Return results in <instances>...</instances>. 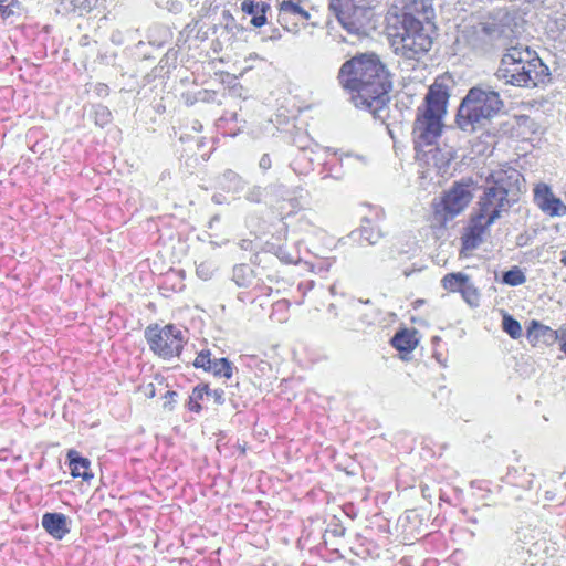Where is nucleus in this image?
<instances>
[{"instance_id": "obj_1", "label": "nucleus", "mask_w": 566, "mask_h": 566, "mask_svg": "<svg viewBox=\"0 0 566 566\" xmlns=\"http://www.w3.org/2000/svg\"><path fill=\"white\" fill-rule=\"evenodd\" d=\"M338 81L350 92L357 108L368 111L375 118H385L392 80L378 55L364 53L346 61L339 69Z\"/></svg>"}, {"instance_id": "obj_2", "label": "nucleus", "mask_w": 566, "mask_h": 566, "mask_svg": "<svg viewBox=\"0 0 566 566\" xmlns=\"http://www.w3.org/2000/svg\"><path fill=\"white\" fill-rule=\"evenodd\" d=\"M450 98V86L444 77H437L429 86L423 103L417 107L412 140L417 156L423 148L437 145L442 135L443 119Z\"/></svg>"}, {"instance_id": "obj_3", "label": "nucleus", "mask_w": 566, "mask_h": 566, "mask_svg": "<svg viewBox=\"0 0 566 566\" xmlns=\"http://www.w3.org/2000/svg\"><path fill=\"white\" fill-rule=\"evenodd\" d=\"M499 71L507 84L518 87H537L551 80L548 66L535 51L523 45L511 46L505 51Z\"/></svg>"}, {"instance_id": "obj_4", "label": "nucleus", "mask_w": 566, "mask_h": 566, "mask_svg": "<svg viewBox=\"0 0 566 566\" xmlns=\"http://www.w3.org/2000/svg\"><path fill=\"white\" fill-rule=\"evenodd\" d=\"M495 117V90L488 83L472 86L462 98L455 123L463 132L485 129Z\"/></svg>"}, {"instance_id": "obj_5", "label": "nucleus", "mask_w": 566, "mask_h": 566, "mask_svg": "<svg viewBox=\"0 0 566 566\" xmlns=\"http://www.w3.org/2000/svg\"><path fill=\"white\" fill-rule=\"evenodd\" d=\"M495 186H490L478 207L470 216L461 233L460 255L468 258L476 250L490 234V227L495 221Z\"/></svg>"}, {"instance_id": "obj_6", "label": "nucleus", "mask_w": 566, "mask_h": 566, "mask_svg": "<svg viewBox=\"0 0 566 566\" xmlns=\"http://www.w3.org/2000/svg\"><path fill=\"white\" fill-rule=\"evenodd\" d=\"M411 2H413L415 9L407 3L402 7L401 30L395 34L394 40L395 44L400 45L397 46V50H400L401 54L410 60L427 53L432 45V39L422 22L415 17V12H419L418 3L416 0H411Z\"/></svg>"}, {"instance_id": "obj_7", "label": "nucleus", "mask_w": 566, "mask_h": 566, "mask_svg": "<svg viewBox=\"0 0 566 566\" xmlns=\"http://www.w3.org/2000/svg\"><path fill=\"white\" fill-rule=\"evenodd\" d=\"M458 41L476 54L491 52L495 45V14L492 11L472 13L461 29Z\"/></svg>"}, {"instance_id": "obj_8", "label": "nucleus", "mask_w": 566, "mask_h": 566, "mask_svg": "<svg viewBox=\"0 0 566 566\" xmlns=\"http://www.w3.org/2000/svg\"><path fill=\"white\" fill-rule=\"evenodd\" d=\"M473 199L472 182L461 180L444 191L441 200L433 205L434 219L441 224H447L462 213Z\"/></svg>"}, {"instance_id": "obj_9", "label": "nucleus", "mask_w": 566, "mask_h": 566, "mask_svg": "<svg viewBox=\"0 0 566 566\" xmlns=\"http://www.w3.org/2000/svg\"><path fill=\"white\" fill-rule=\"evenodd\" d=\"M145 338L149 348L163 359L179 356L186 343L184 332L172 324L164 327L148 326L145 329Z\"/></svg>"}, {"instance_id": "obj_10", "label": "nucleus", "mask_w": 566, "mask_h": 566, "mask_svg": "<svg viewBox=\"0 0 566 566\" xmlns=\"http://www.w3.org/2000/svg\"><path fill=\"white\" fill-rule=\"evenodd\" d=\"M524 178L513 167H504L497 170V213L507 210L522 197Z\"/></svg>"}, {"instance_id": "obj_11", "label": "nucleus", "mask_w": 566, "mask_h": 566, "mask_svg": "<svg viewBox=\"0 0 566 566\" xmlns=\"http://www.w3.org/2000/svg\"><path fill=\"white\" fill-rule=\"evenodd\" d=\"M308 0H283L279 3L277 22L292 33H297L311 19V13L304 7Z\"/></svg>"}, {"instance_id": "obj_12", "label": "nucleus", "mask_w": 566, "mask_h": 566, "mask_svg": "<svg viewBox=\"0 0 566 566\" xmlns=\"http://www.w3.org/2000/svg\"><path fill=\"white\" fill-rule=\"evenodd\" d=\"M315 237L317 240L322 241V245L317 247L314 241L308 240L307 252L313 255L316 261L305 260L304 263L308 265L312 272L325 273L335 262V258L327 255L328 252L332 251L334 240L323 230H317Z\"/></svg>"}, {"instance_id": "obj_13", "label": "nucleus", "mask_w": 566, "mask_h": 566, "mask_svg": "<svg viewBox=\"0 0 566 566\" xmlns=\"http://www.w3.org/2000/svg\"><path fill=\"white\" fill-rule=\"evenodd\" d=\"M364 0H329V10L349 33L358 34L361 23L354 18Z\"/></svg>"}, {"instance_id": "obj_14", "label": "nucleus", "mask_w": 566, "mask_h": 566, "mask_svg": "<svg viewBox=\"0 0 566 566\" xmlns=\"http://www.w3.org/2000/svg\"><path fill=\"white\" fill-rule=\"evenodd\" d=\"M534 202L545 214L554 217L566 216V205L556 197L551 187L539 182L534 188Z\"/></svg>"}, {"instance_id": "obj_15", "label": "nucleus", "mask_w": 566, "mask_h": 566, "mask_svg": "<svg viewBox=\"0 0 566 566\" xmlns=\"http://www.w3.org/2000/svg\"><path fill=\"white\" fill-rule=\"evenodd\" d=\"M417 158L434 168L438 175H444L453 159V154L451 148H440L434 145L432 147L423 148L421 155L417 156Z\"/></svg>"}, {"instance_id": "obj_16", "label": "nucleus", "mask_w": 566, "mask_h": 566, "mask_svg": "<svg viewBox=\"0 0 566 566\" xmlns=\"http://www.w3.org/2000/svg\"><path fill=\"white\" fill-rule=\"evenodd\" d=\"M41 523L43 528L55 539H62L70 533L69 518L62 513H45Z\"/></svg>"}, {"instance_id": "obj_17", "label": "nucleus", "mask_w": 566, "mask_h": 566, "mask_svg": "<svg viewBox=\"0 0 566 566\" xmlns=\"http://www.w3.org/2000/svg\"><path fill=\"white\" fill-rule=\"evenodd\" d=\"M527 342L537 347L553 343L557 338V332L537 321H532L526 331Z\"/></svg>"}, {"instance_id": "obj_18", "label": "nucleus", "mask_w": 566, "mask_h": 566, "mask_svg": "<svg viewBox=\"0 0 566 566\" xmlns=\"http://www.w3.org/2000/svg\"><path fill=\"white\" fill-rule=\"evenodd\" d=\"M216 185L228 193L239 195L244 190L247 181L237 171L226 169L216 177Z\"/></svg>"}, {"instance_id": "obj_19", "label": "nucleus", "mask_w": 566, "mask_h": 566, "mask_svg": "<svg viewBox=\"0 0 566 566\" xmlns=\"http://www.w3.org/2000/svg\"><path fill=\"white\" fill-rule=\"evenodd\" d=\"M69 467L74 478H82L85 481L93 479L91 472V462L87 458L82 457L77 451L70 450L67 452Z\"/></svg>"}, {"instance_id": "obj_20", "label": "nucleus", "mask_w": 566, "mask_h": 566, "mask_svg": "<svg viewBox=\"0 0 566 566\" xmlns=\"http://www.w3.org/2000/svg\"><path fill=\"white\" fill-rule=\"evenodd\" d=\"M349 237L353 241L358 243L367 242L368 244H375L382 237L380 229L377 226L371 224L369 221L363 224L359 229L352 231Z\"/></svg>"}, {"instance_id": "obj_21", "label": "nucleus", "mask_w": 566, "mask_h": 566, "mask_svg": "<svg viewBox=\"0 0 566 566\" xmlns=\"http://www.w3.org/2000/svg\"><path fill=\"white\" fill-rule=\"evenodd\" d=\"M513 129L516 132V136L522 139L528 138V136L535 134L538 129L537 123L527 115H520L514 117Z\"/></svg>"}, {"instance_id": "obj_22", "label": "nucleus", "mask_w": 566, "mask_h": 566, "mask_svg": "<svg viewBox=\"0 0 566 566\" xmlns=\"http://www.w3.org/2000/svg\"><path fill=\"white\" fill-rule=\"evenodd\" d=\"M391 345L398 352L409 353L413 350L417 346V339L413 333H410L407 329L398 332L391 339Z\"/></svg>"}, {"instance_id": "obj_23", "label": "nucleus", "mask_w": 566, "mask_h": 566, "mask_svg": "<svg viewBox=\"0 0 566 566\" xmlns=\"http://www.w3.org/2000/svg\"><path fill=\"white\" fill-rule=\"evenodd\" d=\"M232 280L239 287H250L254 281V271L248 264H238L233 268Z\"/></svg>"}, {"instance_id": "obj_24", "label": "nucleus", "mask_w": 566, "mask_h": 566, "mask_svg": "<svg viewBox=\"0 0 566 566\" xmlns=\"http://www.w3.org/2000/svg\"><path fill=\"white\" fill-rule=\"evenodd\" d=\"M469 280V275L462 272L448 273L442 277L441 284L449 292H461Z\"/></svg>"}, {"instance_id": "obj_25", "label": "nucleus", "mask_w": 566, "mask_h": 566, "mask_svg": "<svg viewBox=\"0 0 566 566\" xmlns=\"http://www.w3.org/2000/svg\"><path fill=\"white\" fill-rule=\"evenodd\" d=\"M208 371L217 377L230 379L233 374V366L227 358L212 359Z\"/></svg>"}, {"instance_id": "obj_26", "label": "nucleus", "mask_w": 566, "mask_h": 566, "mask_svg": "<svg viewBox=\"0 0 566 566\" xmlns=\"http://www.w3.org/2000/svg\"><path fill=\"white\" fill-rule=\"evenodd\" d=\"M210 394V388L208 385H198L196 386L188 400V409L192 412H200L201 411V405L200 401L203 399L206 395Z\"/></svg>"}, {"instance_id": "obj_27", "label": "nucleus", "mask_w": 566, "mask_h": 566, "mask_svg": "<svg viewBox=\"0 0 566 566\" xmlns=\"http://www.w3.org/2000/svg\"><path fill=\"white\" fill-rule=\"evenodd\" d=\"M312 151L307 148H301L292 163L293 169L298 174H304L312 169L313 158L310 156Z\"/></svg>"}, {"instance_id": "obj_28", "label": "nucleus", "mask_w": 566, "mask_h": 566, "mask_svg": "<svg viewBox=\"0 0 566 566\" xmlns=\"http://www.w3.org/2000/svg\"><path fill=\"white\" fill-rule=\"evenodd\" d=\"M295 192H300L298 196L279 195L282 202H286L290 207L289 212H295L300 210L306 202L307 192L300 186L295 187Z\"/></svg>"}, {"instance_id": "obj_29", "label": "nucleus", "mask_w": 566, "mask_h": 566, "mask_svg": "<svg viewBox=\"0 0 566 566\" xmlns=\"http://www.w3.org/2000/svg\"><path fill=\"white\" fill-rule=\"evenodd\" d=\"M502 328L513 339H517L522 336V326L518 321L513 318L510 314L503 313Z\"/></svg>"}, {"instance_id": "obj_30", "label": "nucleus", "mask_w": 566, "mask_h": 566, "mask_svg": "<svg viewBox=\"0 0 566 566\" xmlns=\"http://www.w3.org/2000/svg\"><path fill=\"white\" fill-rule=\"evenodd\" d=\"M502 280L510 286H518L525 283L526 276L518 266H513L511 270L504 272Z\"/></svg>"}, {"instance_id": "obj_31", "label": "nucleus", "mask_w": 566, "mask_h": 566, "mask_svg": "<svg viewBox=\"0 0 566 566\" xmlns=\"http://www.w3.org/2000/svg\"><path fill=\"white\" fill-rule=\"evenodd\" d=\"M93 118L97 126L105 127L112 120V113L108 107L98 104L94 107Z\"/></svg>"}, {"instance_id": "obj_32", "label": "nucleus", "mask_w": 566, "mask_h": 566, "mask_svg": "<svg viewBox=\"0 0 566 566\" xmlns=\"http://www.w3.org/2000/svg\"><path fill=\"white\" fill-rule=\"evenodd\" d=\"M266 190L268 188L254 185L247 190L244 198L251 203H261L265 197Z\"/></svg>"}, {"instance_id": "obj_33", "label": "nucleus", "mask_w": 566, "mask_h": 566, "mask_svg": "<svg viewBox=\"0 0 566 566\" xmlns=\"http://www.w3.org/2000/svg\"><path fill=\"white\" fill-rule=\"evenodd\" d=\"M460 293L468 304H470L471 306L478 305L479 293L470 280L468 281V284L464 285Z\"/></svg>"}, {"instance_id": "obj_34", "label": "nucleus", "mask_w": 566, "mask_h": 566, "mask_svg": "<svg viewBox=\"0 0 566 566\" xmlns=\"http://www.w3.org/2000/svg\"><path fill=\"white\" fill-rule=\"evenodd\" d=\"M99 0H71L74 10L78 11L80 14L92 11L98 3Z\"/></svg>"}, {"instance_id": "obj_35", "label": "nucleus", "mask_w": 566, "mask_h": 566, "mask_svg": "<svg viewBox=\"0 0 566 566\" xmlns=\"http://www.w3.org/2000/svg\"><path fill=\"white\" fill-rule=\"evenodd\" d=\"M211 353L210 350H201L195 361H193V366L196 368H202L203 370L208 371L210 365H211Z\"/></svg>"}, {"instance_id": "obj_36", "label": "nucleus", "mask_w": 566, "mask_h": 566, "mask_svg": "<svg viewBox=\"0 0 566 566\" xmlns=\"http://www.w3.org/2000/svg\"><path fill=\"white\" fill-rule=\"evenodd\" d=\"M277 258L286 264H297L302 261L298 254H291L285 248L280 247L276 252Z\"/></svg>"}, {"instance_id": "obj_37", "label": "nucleus", "mask_w": 566, "mask_h": 566, "mask_svg": "<svg viewBox=\"0 0 566 566\" xmlns=\"http://www.w3.org/2000/svg\"><path fill=\"white\" fill-rule=\"evenodd\" d=\"M262 3L263 2H255L253 0H244L241 3V9L244 13H247L249 15H254V14L259 13V11L261 10Z\"/></svg>"}, {"instance_id": "obj_38", "label": "nucleus", "mask_w": 566, "mask_h": 566, "mask_svg": "<svg viewBox=\"0 0 566 566\" xmlns=\"http://www.w3.org/2000/svg\"><path fill=\"white\" fill-rule=\"evenodd\" d=\"M266 9H269V4L266 3H262L261 4V10L259 12H261L260 14L256 13L252 17L251 19V23L254 25V27H262L265 24L266 22V17H265V11Z\"/></svg>"}, {"instance_id": "obj_39", "label": "nucleus", "mask_w": 566, "mask_h": 566, "mask_svg": "<svg viewBox=\"0 0 566 566\" xmlns=\"http://www.w3.org/2000/svg\"><path fill=\"white\" fill-rule=\"evenodd\" d=\"M326 532L332 534L334 537H342L345 535L346 528L338 521H334L329 523Z\"/></svg>"}, {"instance_id": "obj_40", "label": "nucleus", "mask_w": 566, "mask_h": 566, "mask_svg": "<svg viewBox=\"0 0 566 566\" xmlns=\"http://www.w3.org/2000/svg\"><path fill=\"white\" fill-rule=\"evenodd\" d=\"M212 272H213V270H212V266L210 263L202 262L197 266V274L199 277H201L203 280L210 279L212 275Z\"/></svg>"}, {"instance_id": "obj_41", "label": "nucleus", "mask_w": 566, "mask_h": 566, "mask_svg": "<svg viewBox=\"0 0 566 566\" xmlns=\"http://www.w3.org/2000/svg\"><path fill=\"white\" fill-rule=\"evenodd\" d=\"M270 190L275 192L276 195H287V196H298L300 192H295V187L286 188L283 185H272L269 187Z\"/></svg>"}, {"instance_id": "obj_42", "label": "nucleus", "mask_w": 566, "mask_h": 566, "mask_svg": "<svg viewBox=\"0 0 566 566\" xmlns=\"http://www.w3.org/2000/svg\"><path fill=\"white\" fill-rule=\"evenodd\" d=\"M208 396H211L214 399V402L218 405L224 403V391L222 389L210 390Z\"/></svg>"}, {"instance_id": "obj_43", "label": "nucleus", "mask_w": 566, "mask_h": 566, "mask_svg": "<svg viewBox=\"0 0 566 566\" xmlns=\"http://www.w3.org/2000/svg\"><path fill=\"white\" fill-rule=\"evenodd\" d=\"M271 166H272L271 157L269 156V154H263L259 161L260 169H262L263 171H266L271 168Z\"/></svg>"}, {"instance_id": "obj_44", "label": "nucleus", "mask_w": 566, "mask_h": 566, "mask_svg": "<svg viewBox=\"0 0 566 566\" xmlns=\"http://www.w3.org/2000/svg\"><path fill=\"white\" fill-rule=\"evenodd\" d=\"M176 397H177V392L176 391H171V390H168L166 391L165 394V407L168 406V405H172L175 401H176Z\"/></svg>"}, {"instance_id": "obj_45", "label": "nucleus", "mask_w": 566, "mask_h": 566, "mask_svg": "<svg viewBox=\"0 0 566 566\" xmlns=\"http://www.w3.org/2000/svg\"><path fill=\"white\" fill-rule=\"evenodd\" d=\"M0 13L2 14V17H10L13 11L12 9H10L9 6H3L2 3L0 4Z\"/></svg>"}, {"instance_id": "obj_46", "label": "nucleus", "mask_w": 566, "mask_h": 566, "mask_svg": "<svg viewBox=\"0 0 566 566\" xmlns=\"http://www.w3.org/2000/svg\"><path fill=\"white\" fill-rule=\"evenodd\" d=\"M240 247L244 250L252 249V242L249 240H241Z\"/></svg>"}, {"instance_id": "obj_47", "label": "nucleus", "mask_w": 566, "mask_h": 566, "mask_svg": "<svg viewBox=\"0 0 566 566\" xmlns=\"http://www.w3.org/2000/svg\"><path fill=\"white\" fill-rule=\"evenodd\" d=\"M327 312L332 313L334 315V317H336L338 315L337 312H336V306L334 304H329L328 305Z\"/></svg>"}, {"instance_id": "obj_48", "label": "nucleus", "mask_w": 566, "mask_h": 566, "mask_svg": "<svg viewBox=\"0 0 566 566\" xmlns=\"http://www.w3.org/2000/svg\"><path fill=\"white\" fill-rule=\"evenodd\" d=\"M107 92H108V87H107L106 85H101V86L98 87V94H99V95H103V94H105V95H106V94H107Z\"/></svg>"}, {"instance_id": "obj_49", "label": "nucleus", "mask_w": 566, "mask_h": 566, "mask_svg": "<svg viewBox=\"0 0 566 566\" xmlns=\"http://www.w3.org/2000/svg\"><path fill=\"white\" fill-rule=\"evenodd\" d=\"M280 38H281V32H280L279 30H274V31H273V34H272V35H270V39H271V40H277V39H280Z\"/></svg>"}, {"instance_id": "obj_50", "label": "nucleus", "mask_w": 566, "mask_h": 566, "mask_svg": "<svg viewBox=\"0 0 566 566\" xmlns=\"http://www.w3.org/2000/svg\"><path fill=\"white\" fill-rule=\"evenodd\" d=\"M201 128H202V125L198 120H195L193 125H192V129L196 132H200Z\"/></svg>"}, {"instance_id": "obj_51", "label": "nucleus", "mask_w": 566, "mask_h": 566, "mask_svg": "<svg viewBox=\"0 0 566 566\" xmlns=\"http://www.w3.org/2000/svg\"><path fill=\"white\" fill-rule=\"evenodd\" d=\"M221 198H222V195H214V196L212 197V200H213L214 202H217V203H222Z\"/></svg>"}, {"instance_id": "obj_52", "label": "nucleus", "mask_w": 566, "mask_h": 566, "mask_svg": "<svg viewBox=\"0 0 566 566\" xmlns=\"http://www.w3.org/2000/svg\"><path fill=\"white\" fill-rule=\"evenodd\" d=\"M560 262L566 266V249L562 251Z\"/></svg>"}, {"instance_id": "obj_53", "label": "nucleus", "mask_w": 566, "mask_h": 566, "mask_svg": "<svg viewBox=\"0 0 566 566\" xmlns=\"http://www.w3.org/2000/svg\"><path fill=\"white\" fill-rule=\"evenodd\" d=\"M275 307H286V304H285V302H277L275 304Z\"/></svg>"}, {"instance_id": "obj_54", "label": "nucleus", "mask_w": 566, "mask_h": 566, "mask_svg": "<svg viewBox=\"0 0 566 566\" xmlns=\"http://www.w3.org/2000/svg\"><path fill=\"white\" fill-rule=\"evenodd\" d=\"M560 349L566 354V339L562 344Z\"/></svg>"}, {"instance_id": "obj_55", "label": "nucleus", "mask_w": 566, "mask_h": 566, "mask_svg": "<svg viewBox=\"0 0 566 566\" xmlns=\"http://www.w3.org/2000/svg\"><path fill=\"white\" fill-rule=\"evenodd\" d=\"M403 274H405V276H409L411 274V271L406 270V271H403Z\"/></svg>"}, {"instance_id": "obj_56", "label": "nucleus", "mask_w": 566, "mask_h": 566, "mask_svg": "<svg viewBox=\"0 0 566 566\" xmlns=\"http://www.w3.org/2000/svg\"><path fill=\"white\" fill-rule=\"evenodd\" d=\"M199 94H200V95H203L202 99H206V95H207L208 93L205 91V92H200Z\"/></svg>"}, {"instance_id": "obj_57", "label": "nucleus", "mask_w": 566, "mask_h": 566, "mask_svg": "<svg viewBox=\"0 0 566 566\" xmlns=\"http://www.w3.org/2000/svg\"><path fill=\"white\" fill-rule=\"evenodd\" d=\"M346 515H347V516H350V515H352V518H355V515H353V512H346Z\"/></svg>"}, {"instance_id": "obj_58", "label": "nucleus", "mask_w": 566, "mask_h": 566, "mask_svg": "<svg viewBox=\"0 0 566 566\" xmlns=\"http://www.w3.org/2000/svg\"><path fill=\"white\" fill-rule=\"evenodd\" d=\"M346 515H347V516H350V515H352V518H355V515H353V512H346Z\"/></svg>"}, {"instance_id": "obj_59", "label": "nucleus", "mask_w": 566, "mask_h": 566, "mask_svg": "<svg viewBox=\"0 0 566 566\" xmlns=\"http://www.w3.org/2000/svg\"><path fill=\"white\" fill-rule=\"evenodd\" d=\"M346 515H347V516H350V515H352V518H355V515H353V512H346Z\"/></svg>"}, {"instance_id": "obj_60", "label": "nucleus", "mask_w": 566, "mask_h": 566, "mask_svg": "<svg viewBox=\"0 0 566 566\" xmlns=\"http://www.w3.org/2000/svg\"><path fill=\"white\" fill-rule=\"evenodd\" d=\"M346 515H347V516H350V515H352V518H355V515H353V512H346Z\"/></svg>"}, {"instance_id": "obj_61", "label": "nucleus", "mask_w": 566, "mask_h": 566, "mask_svg": "<svg viewBox=\"0 0 566 566\" xmlns=\"http://www.w3.org/2000/svg\"><path fill=\"white\" fill-rule=\"evenodd\" d=\"M420 7H421V10L424 11L426 6H424L423 1L420 2Z\"/></svg>"}, {"instance_id": "obj_62", "label": "nucleus", "mask_w": 566, "mask_h": 566, "mask_svg": "<svg viewBox=\"0 0 566 566\" xmlns=\"http://www.w3.org/2000/svg\"><path fill=\"white\" fill-rule=\"evenodd\" d=\"M217 220H219V218L216 216V217L212 218L211 222L212 221H217Z\"/></svg>"}, {"instance_id": "obj_63", "label": "nucleus", "mask_w": 566, "mask_h": 566, "mask_svg": "<svg viewBox=\"0 0 566 566\" xmlns=\"http://www.w3.org/2000/svg\"><path fill=\"white\" fill-rule=\"evenodd\" d=\"M6 1H7V0H0V4H1V3H3V2H6Z\"/></svg>"}]
</instances>
